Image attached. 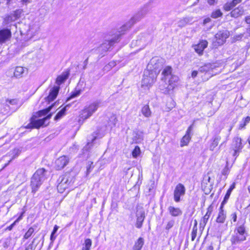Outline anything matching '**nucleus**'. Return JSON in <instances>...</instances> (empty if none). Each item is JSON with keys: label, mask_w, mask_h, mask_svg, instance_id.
<instances>
[{"label": "nucleus", "mask_w": 250, "mask_h": 250, "mask_svg": "<svg viewBox=\"0 0 250 250\" xmlns=\"http://www.w3.org/2000/svg\"><path fill=\"white\" fill-rule=\"evenodd\" d=\"M146 13V8H144L120 28L112 30L107 36V39L98 47L94 49V52L99 54L101 58L104 56L105 53L112 46L120 41L121 36L124 34L136 22L139 21Z\"/></svg>", "instance_id": "obj_1"}, {"label": "nucleus", "mask_w": 250, "mask_h": 250, "mask_svg": "<svg viewBox=\"0 0 250 250\" xmlns=\"http://www.w3.org/2000/svg\"><path fill=\"white\" fill-rule=\"evenodd\" d=\"M47 173L44 168H40L33 174L31 180L32 192H36L44 181L47 179Z\"/></svg>", "instance_id": "obj_2"}, {"label": "nucleus", "mask_w": 250, "mask_h": 250, "mask_svg": "<svg viewBox=\"0 0 250 250\" xmlns=\"http://www.w3.org/2000/svg\"><path fill=\"white\" fill-rule=\"evenodd\" d=\"M173 69L170 66H166L162 72L161 80L170 86L169 88H173L179 81V77L172 73Z\"/></svg>", "instance_id": "obj_3"}, {"label": "nucleus", "mask_w": 250, "mask_h": 250, "mask_svg": "<svg viewBox=\"0 0 250 250\" xmlns=\"http://www.w3.org/2000/svg\"><path fill=\"white\" fill-rule=\"evenodd\" d=\"M157 66L154 67V70H145L142 81V87L149 88L155 82L157 77Z\"/></svg>", "instance_id": "obj_4"}, {"label": "nucleus", "mask_w": 250, "mask_h": 250, "mask_svg": "<svg viewBox=\"0 0 250 250\" xmlns=\"http://www.w3.org/2000/svg\"><path fill=\"white\" fill-rule=\"evenodd\" d=\"M102 104L101 101L97 100L85 107L81 114V118L84 120L89 118L99 107L102 106Z\"/></svg>", "instance_id": "obj_5"}, {"label": "nucleus", "mask_w": 250, "mask_h": 250, "mask_svg": "<svg viewBox=\"0 0 250 250\" xmlns=\"http://www.w3.org/2000/svg\"><path fill=\"white\" fill-rule=\"evenodd\" d=\"M152 40V37L148 34H142L137 37L136 40H133L131 42L132 47L139 46L141 48L145 47Z\"/></svg>", "instance_id": "obj_6"}, {"label": "nucleus", "mask_w": 250, "mask_h": 250, "mask_svg": "<svg viewBox=\"0 0 250 250\" xmlns=\"http://www.w3.org/2000/svg\"><path fill=\"white\" fill-rule=\"evenodd\" d=\"M229 36V32L227 30L219 31L215 35L213 41V45L214 47L223 45L226 42V39Z\"/></svg>", "instance_id": "obj_7"}, {"label": "nucleus", "mask_w": 250, "mask_h": 250, "mask_svg": "<svg viewBox=\"0 0 250 250\" xmlns=\"http://www.w3.org/2000/svg\"><path fill=\"white\" fill-rule=\"evenodd\" d=\"M144 139V133L138 129H134L127 138V141L131 144H140Z\"/></svg>", "instance_id": "obj_8"}, {"label": "nucleus", "mask_w": 250, "mask_h": 250, "mask_svg": "<svg viewBox=\"0 0 250 250\" xmlns=\"http://www.w3.org/2000/svg\"><path fill=\"white\" fill-rule=\"evenodd\" d=\"M52 114H50L43 119L32 121L31 124L27 125L26 128H29L34 127L38 128L42 126H46L48 124V122L46 123V122L49 120Z\"/></svg>", "instance_id": "obj_9"}, {"label": "nucleus", "mask_w": 250, "mask_h": 250, "mask_svg": "<svg viewBox=\"0 0 250 250\" xmlns=\"http://www.w3.org/2000/svg\"><path fill=\"white\" fill-rule=\"evenodd\" d=\"M186 188L181 183L178 184L174 190V200L178 203L181 201V196L185 194Z\"/></svg>", "instance_id": "obj_10"}, {"label": "nucleus", "mask_w": 250, "mask_h": 250, "mask_svg": "<svg viewBox=\"0 0 250 250\" xmlns=\"http://www.w3.org/2000/svg\"><path fill=\"white\" fill-rule=\"evenodd\" d=\"M231 147L234 150L233 156H238L239 152L243 148L241 139L238 137H235L233 140Z\"/></svg>", "instance_id": "obj_11"}, {"label": "nucleus", "mask_w": 250, "mask_h": 250, "mask_svg": "<svg viewBox=\"0 0 250 250\" xmlns=\"http://www.w3.org/2000/svg\"><path fill=\"white\" fill-rule=\"evenodd\" d=\"M208 42L206 40H202L199 42L192 46L195 51L199 55H202L203 53L204 49L207 47Z\"/></svg>", "instance_id": "obj_12"}, {"label": "nucleus", "mask_w": 250, "mask_h": 250, "mask_svg": "<svg viewBox=\"0 0 250 250\" xmlns=\"http://www.w3.org/2000/svg\"><path fill=\"white\" fill-rule=\"evenodd\" d=\"M137 221L135 226L137 228L140 229L142 228L143 223L145 218V210L143 209H138L136 212Z\"/></svg>", "instance_id": "obj_13"}, {"label": "nucleus", "mask_w": 250, "mask_h": 250, "mask_svg": "<svg viewBox=\"0 0 250 250\" xmlns=\"http://www.w3.org/2000/svg\"><path fill=\"white\" fill-rule=\"evenodd\" d=\"M215 65L213 64L205 63L204 65L199 67L198 71L201 73L208 74L209 75V77H210L212 76L210 72L212 71Z\"/></svg>", "instance_id": "obj_14"}, {"label": "nucleus", "mask_w": 250, "mask_h": 250, "mask_svg": "<svg viewBox=\"0 0 250 250\" xmlns=\"http://www.w3.org/2000/svg\"><path fill=\"white\" fill-rule=\"evenodd\" d=\"M213 210V207L211 205H210L208 209H207V212L206 214L204 215V216L203 217V219L201 221V222L200 223V229L201 230H203L205 228V226L206 224H207L208 219L211 214V212Z\"/></svg>", "instance_id": "obj_15"}, {"label": "nucleus", "mask_w": 250, "mask_h": 250, "mask_svg": "<svg viewBox=\"0 0 250 250\" xmlns=\"http://www.w3.org/2000/svg\"><path fill=\"white\" fill-rule=\"evenodd\" d=\"M246 239L245 236H242L236 232H234V234L231 236L230 242L232 245H234L240 243Z\"/></svg>", "instance_id": "obj_16"}, {"label": "nucleus", "mask_w": 250, "mask_h": 250, "mask_svg": "<svg viewBox=\"0 0 250 250\" xmlns=\"http://www.w3.org/2000/svg\"><path fill=\"white\" fill-rule=\"evenodd\" d=\"M11 37V33L9 29H4L0 30V43L5 42L9 40Z\"/></svg>", "instance_id": "obj_17"}, {"label": "nucleus", "mask_w": 250, "mask_h": 250, "mask_svg": "<svg viewBox=\"0 0 250 250\" xmlns=\"http://www.w3.org/2000/svg\"><path fill=\"white\" fill-rule=\"evenodd\" d=\"M96 135L97 134H95V133H93L88 137L87 140L88 142L86 145L83 148V151H88L91 149V147L94 144V141L97 139V136Z\"/></svg>", "instance_id": "obj_18"}, {"label": "nucleus", "mask_w": 250, "mask_h": 250, "mask_svg": "<svg viewBox=\"0 0 250 250\" xmlns=\"http://www.w3.org/2000/svg\"><path fill=\"white\" fill-rule=\"evenodd\" d=\"M234 232H236L242 236H247V232L246 230V227L244 223H240L239 222L237 224L236 227L234 230Z\"/></svg>", "instance_id": "obj_19"}, {"label": "nucleus", "mask_w": 250, "mask_h": 250, "mask_svg": "<svg viewBox=\"0 0 250 250\" xmlns=\"http://www.w3.org/2000/svg\"><path fill=\"white\" fill-rule=\"evenodd\" d=\"M224 206H220L216 221L218 223H224L226 219V214L223 209Z\"/></svg>", "instance_id": "obj_20"}, {"label": "nucleus", "mask_w": 250, "mask_h": 250, "mask_svg": "<svg viewBox=\"0 0 250 250\" xmlns=\"http://www.w3.org/2000/svg\"><path fill=\"white\" fill-rule=\"evenodd\" d=\"M167 210L169 213L172 217H178L181 216L183 213L182 210L180 208H176L173 206H169Z\"/></svg>", "instance_id": "obj_21"}, {"label": "nucleus", "mask_w": 250, "mask_h": 250, "mask_svg": "<svg viewBox=\"0 0 250 250\" xmlns=\"http://www.w3.org/2000/svg\"><path fill=\"white\" fill-rule=\"evenodd\" d=\"M244 13V10L243 6H239L238 7L234 8L229 13L230 16L233 18H238L242 16Z\"/></svg>", "instance_id": "obj_22"}, {"label": "nucleus", "mask_w": 250, "mask_h": 250, "mask_svg": "<svg viewBox=\"0 0 250 250\" xmlns=\"http://www.w3.org/2000/svg\"><path fill=\"white\" fill-rule=\"evenodd\" d=\"M59 90V87L58 86H54L50 90V93L47 99L49 102L53 101L57 97Z\"/></svg>", "instance_id": "obj_23"}, {"label": "nucleus", "mask_w": 250, "mask_h": 250, "mask_svg": "<svg viewBox=\"0 0 250 250\" xmlns=\"http://www.w3.org/2000/svg\"><path fill=\"white\" fill-rule=\"evenodd\" d=\"M144 244V239L142 237L138 239L133 247V250H141Z\"/></svg>", "instance_id": "obj_24"}, {"label": "nucleus", "mask_w": 250, "mask_h": 250, "mask_svg": "<svg viewBox=\"0 0 250 250\" xmlns=\"http://www.w3.org/2000/svg\"><path fill=\"white\" fill-rule=\"evenodd\" d=\"M221 140V137L219 135L215 136L212 139V142L209 146L210 150L213 151L215 147H216Z\"/></svg>", "instance_id": "obj_25"}, {"label": "nucleus", "mask_w": 250, "mask_h": 250, "mask_svg": "<svg viewBox=\"0 0 250 250\" xmlns=\"http://www.w3.org/2000/svg\"><path fill=\"white\" fill-rule=\"evenodd\" d=\"M25 70V69L21 66H17L15 68L14 72V76L16 77H22V75L24 73V71Z\"/></svg>", "instance_id": "obj_26"}, {"label": "nucleus", "mask_w": 250, "mask_h": 250, "mask_svg": "<svg viewBox=\"0 0 250 250\" xmlns=\"http://www.w3.org/2000/svg\"><path fill=\"white\" fill-rule=\"evenodd\" d=\"M142 113L146 117H149L151 115V112L148 105H144L141 110Z\"/></svg>", "instance_id": "obj_27"}, {"label": "nucleus", "mask_w": 250, "mask_h": 250, "mask_svg": "<svg viewBox=\"0 0 250 250\" xmlns=\"http://www.w3.org/2000/svg\"><path fill=\"white\" fill-rule=\"evenodd\" d=\"M92 245V240L89 238H86L84 240V243L83 244L82 250H90Z\"/></svg>", "instance_id": "obj_28"}, {"label": "nucleus", "mask_w": 250, "mask_h": 250, "mask_svg": "<svg viewBox=\"0 0 250 250\" xmlns=\"http://www.w3.org/2000/svg\"><path fill=\"white\" fill-rule=\"evenodd\" d=\"M192 21L190 18H185L178 22V26L180 27H183L186 26L188 23Z\"/></svg>", "instance_id": "obj_29"}, {"label": "nucleus", "mask_w": 250, "mask_h": 250, "mask_svg": "<svg viewBox=\"0 0 250 250\" xmlns=\"http://www.w3.org/2000/svg\"><path fill=\"white\" fill-rule=\"evenodd\" d=\"M191 139V136L184 135L180 142V146L183 147L187 146Z\"/></svg>", "instance_id": "obj_30"}, {"label": "nucleus", "mask_w": 250, "mask_h": 250, "mask_svg": "<svg viewBox=\"0 0 250 250\" xmlns=\"http://www.w3.org/2000/svg\"><path fill=\"white\" fill-rule=\"evenodd\" d=\"M117 117L115 115L112 114L109 118L108 124L111 127L115 126L117 122Z\"/></svg>", "instance_id": "obj_31"}, {"label": "nucleus", "mask_w": 250, "mask_h": 250, "mask_svg": "<svg viewBox=\"0 0 250 250\" xmlns=\"http://www.w3.org/2000/svg\"><path fill=\"white\" fill-rule=\"evenodd\" d=\"M55 164L57 170H61L62 168V158L59 157L55 161Z\"/></svg>", "instance_id": "obj_32"}, {"label": "nucleus", "mask_w": 250, "mask_h": 250, "mask_svg": "<svg viewBox=\"0 0 250 250\" xmlns=\"http://www.w3.org/2000/svg\"><path fill=\"white\" fill-rule=\"evenodd\" d=\"M21 152V150L19 148H15L10 152V155L12 156V159H14L18 157Z\"/></svg>", "instance_id": "obj_33"}, {"label": "nucleus", "mask_w": 250, "mask_h": 250, "mask_svg": "<svg viewBox=\"0 0 250 250\" xmlns=\"http://www.w3.org/2000/svg\"><path fill=\"white\" fill-rule=\"evenodd\" d=\"M235 6L232 1L228 2L224 5V9L226 11H229L232 9Z\"/></svg>", "instance_id": "obj_34"}, {"label": "nucleus", "mask_w": 250, "mask_h": 250, "mask_svg": "<svg viewBox=\"0 0 250 250\" xmlns=\"http://www.w3.org/2000/svg\"><path fill=\"white\" fill-rule=\"evenodd\" d=\"M231 191L228 190L227 191V193H226L225 197L224 198V199L223 201L222 202L221 205L222 206H224V205L227 203L230 195L231 194Z\"/></svg>", "instance_id": "obj_35"}, {"label": "nucleus", "mask_w": 250, "mask_h": 250, "mask_svg": "<svg viewBox=\"0 0 250 250\" xmlns=\"http://www.w3.org/2000/svg\"><path fill=\"white\" fill-rule=\"evenodd\" d=\"M52 106H50L46 109H42L38 112V115L39 117H42L46 115L51 110Z\"/></svg>", "instance_id": "obj_36"}, {"label": "nucleus", "mask_w": 250, "mask_h": 250, "mask_svg": "<svg viewBox=\"0 0 250 250\" xmlns=\"http://www.w3.org/2000/svg\"><path fill=\"white\" fill-rule=\"evenodd\" d=\"M62 177H60L57 181L58 185L57 186V188L59 192L62 193Z\"/></svg>", "instance_id": "obj_37"}, {"label": "nucleus", "mask_w": 250, "mask_h": 250, "mask_svg": "<svg viewBox=\"0 0 250 250\" xmlns=\"http://www.w3.org/2000/svg\"><path fill=\"white\" fill-rule=\"evenodd\" d=\"M34 229L33 227L30 228L28 231L25 233L23 236V238L25 239H27L29 238L31 235L34 233Z\"/></svg>", "instance_id": "obj_38"}, {"label": "nucleus", "mask_w": 250, "mask_h": 250, "mask_svg": "<svg viewBox=\"0 0 250 250\" xmlns=\"http://www.w3.org/2000/svg\"><path fill=\"white\" fill-rule=\"evenodd\" d=\"M223 14L220 10L218 9L215 11H213L211 14V17L214 19H216L222 16Z\"/></svg>", "instance_id": "obj_39"}, {"label": "nucleus", "mask_w": 250, "mask_h": 250, "mask_svg": "<svg viewBox=\"0 0 250 250\" xmlns=\"http://www.w3.org/2000/svg\"><path fill=\"white\" fill-rule=\"evenodd\" d=\"M141 152L140 148L138 146H136L132 151V156L134 158H137Z\"/></svg>", "instance_id": "obj_40"}, {"label": "nucleus", "mask_w": 250, "mask_h": 250, "mask_svg": "<svg viewBox=\"0 0 250 250\" xmlns=\"http://www.w3.org/2000/svg\"><path fill=\"white\" fill-rule=\"evenodd\" d=\"M59 229V227L57 226V225H55L54 227V229H53V231L51 233V236H50V239L52 241H53L55 238H56V235H55V233H56L57 231Z\"/></svg>", "instance_id": "obj_41"}, {"label": "nucleus", "mask_w": 250, "mask_h": 250, "mask_svg": "<svg viewBox=\"0 0 250 250\" xmlns=\"http://www.w3.org/2000/svg\"><path fill=\"white\" fill-rule=\"evenodd\" d=\"M174 223L175 221L173 220H170L169 221L166 225V229L167 230H169L173 227Z\"/></svg>", "instance_id": "obj_42"}, {"label": "nucleus", "mask_w": 250, "mask_h": 250, "mask_svg": "<svg viewBox=\"0 0 250 250\" xmlns=\"http://www.w3.org/2000/svg\"><path fill=\"white\" fill-rule=\"evenodd\" d=\"M245 21L249 25L247 30L248 33L250 35V16H246L245 18Z\"/></svg>", "instance_id": "obj_43"}, {"label": "nucleus", "mask_w": 250, "mask_h": 250, "mask_svg": "<svg viewBox=\"0 0 250 250\" xmlns=\"http://www.w3.org/2000/svg\"><path fill=\"white\" fill-rule=\"evenodd\" d=\"M116 65V62L114 61L110 62L108 63V64L105 66L104 69L108 70L112 67L115 66Z\"/></svg>", "instance_id": "obj_44"}, {"label": "nucleus", "mask_w": 250, "mask_h": 250, "mask_svg": "<svg viewBox=\"0 0 250 250\" xmlns=\"http://www.w3.org/2000/svg\"><path fill=\"white\" fill-rule=\"evenodd\" d=\"M70 75V70L69 69H67L65 72H63V83L68 78Z\"/></svg>", "instance_id": "obj_45"}, {"label": "nucleus", "mask_w": 250, "mask_h": 250, "mask_svg": "<svg viewBox=\"0 0 250 250\" xmlns=\"http://www.w3.org/2000/svg\"><path fill=\"white\" fill-rule=\"evenodd\" d=\"M79 94H80V92H78V91L72 93L70 96L67 98L66 102H67L69 100H70L72 98L76 97L77 96H78L79 95Z\"/></svg>", "instance_id": "obj_46"}, {"label": "nucleus", "mask_w": 250, "mask_h": 250, "mask_svg": "<svg viewBox=\"0 0 250 250\" xmlns=\"http://www.w3.org/2000/svg\"><path fill=\"white\" fill-rule=\"evenodd\" d=\"M193 124H192L188 127L187 130L186 131L185 135L191 136L190 134H191V132L193 129Z\"/></svg>", "instance_id": "obj_47"}, {"label": "nucleus", "mask_w": 250, "mask_h": 250, "mask_svg": "<svg viewBox=\"0 0 250 250\" xmlns=\"http://www.w3.org/2000/svg\"><path fill=\"white\" fill-rule=\"evenodd\" d=\"M197 231V229H192L191 232V241H193L195 240L196 237Z\"/></svg>", "instance_id": "obj_48"}, {"label": "nucleus", "mask_w": 250, "mask_h": 250, "mask_svg": "<svg viewBox=\"0 0 250 250\" xmlns=\"http://www.w3.org/2000/svg\"><path fill=\"white\" fill-rule=\"evenodd\" d=\"M62 109H61L59 110L58 114L56 115V116L55 117V120L57 121L62 118Z\"/></svg>", "instance_id": "obj_49"}, {"label": "nucleus", "mask_w": 250, "mask_h": 250, "mask_svg": "<svg viewBox=\"0 0 250 250\" xmlns=\"http://www.w3.org/2000/svg\"><path fill=\"white\" fill-rule=\"evenodd\" d=\"M35 239H34L32 241V244H29L25 250H34L35 247L33 245Z\"/></svg>", "instance_id": "obj_50"}, {"label": "nucleus", "mask_w": 250, "mask_h": 250, "mask_svg": "<svg viewBox=\"0 0 250 250\" xmlns=\"http://www.w3.org/2000/svg\"><path fill=\"white\" fill-rule=\"evenodd\" d=\"M14 20L13 19V17L12 16H9L7 17L5 20L4 21L6 22V23H8L10 22H11L13 21Z\"/></svg>", "instance_id": "obj_51"}, {"label": "nucleus", "mask_w": 250, "mask_h": 250, "mask_svg": "<svg viewBox=\"0 0 250 250\" xmlns=\"http://www.w3.org/2000/svg\"><path fill=\"white\" fill-rule=\"evenodd\" d=\"M56 83L58 85H60L62 83V75H60L56 79Z\"/></svg>", "instance_id": "obj_52"}, {"label": "nucleus", "mask_w": 250, "mask_h": 250, "mask_svg": "<svg viewBox=\"0 0 250 250\" xmlns=\"http://www.w3.org/2000/svg\"><path fill=\"white\" fill-rule=\"evenodd\" d=\"M21 218V217H19L13 224H12L10 226H9L7 228V229L9 230H11L12 229V228H13V227L15 225L16 223L17 222H18L20 220Z\"/></svg>", "instance_id": "obj_53"}, {"label": "nucleus", "mask_w": 250, "mask_h": 250, "mask_svg": "<svg viewBox=\"0 0 250 250\" xmlns=\"http://www.w3.org/2000/svg\"><path fill=\"white\" fill-rule=\"evenodd\" d=\"M222 174L224 175H226L229 173V168H228V162H227V166L226 167L223 169Z\"/></svg>", "instance_id": "obj_54"}, {"label": "nucleus", "mask_w": 250, "mask_h": 250, "mask_svg": "<svg viewBox=\"0 0 250 250\" xmlns=\"http://www.w3.org/2000/svg\"><path fill=\"white\" fill-rule=\"evenodd\" d=\"M243 37V34H240L237 35H235V36H234L233 39H234V40H235L236 41H239Z\"/></svg>", "instance_id": "obj_55"}, {"label": "nucleus", "mask_w": 250, "mask_h": 250, "mask_svg": "<svg viewBox=\"0 0 250 250\" xmlns=\"http://www.w3.org/2000/svg\"><path fill=\"white\" fill-rule=\"evenodd\" d=\"M230 217L233 222H235L237 221V216L236 212L232 213L231 214Z\"/></svg>", "instance_id": "obj_56"}, {"label": "nucleus", "mask_w": 250, "mask_h": 250, "mask_svg": "<svg viewBox=\"0 0 250 250\" xmlns=\"http://www.w3.org/2000/svg\"><path fill=\"white\" fill-rule=\"evenodd\" d=\"M198 71L196 70H193L191 72V76L192 78H195L198 75Z\"/></svg>", "instance_id": "obj_57"}, {"label": "nucleus", "mask_w": 250, "mask_h": 250, "mask_svg": "<svg viewBox=\"0 0 250 250\" xmlns=\"http://www.w3.org/2000/svg\"><path fill=\"white\" fill-rule=\"evenodd\" d=\"M93 164L92 162H91L90 165H89V167H87V174H89L91 170V169L93 168V167H92V165Z\"/></svg>", "instance_id": "obj_58"}, {"label": "nucleus", "mask_w": 250, "mask_h": 250, "mask_svg": "<svg viewBox=\"0 0 250 250\" xmlns=\"http://www.w3.org/2000/svg\"><path fill=\"white\" fill-rule=\"evenodd\" d=\"M247 125L243 122V121H242L241 122H240V125H239V129H242V128H244L245 126L246 125Z\"/></svg>", "instance_id": "obj_59"}, {"label": "nucleus", "mask_w": 250, "mask_h": 250, "mask_svg": "<svg viewBox=\"0 0 250 250\" xmlns=\"http://www.w3.org/2000/svg\"><path fill=\"white\" fill-rule=\"evenodd\" d=\"M243 121L246 125H247L250 122V117L247 116L245 119H244Z\"/></svg>", "instance_id": "obj_60"}, {"label": "nucleus", "mask_w": 250, "mask_h": 250, "mask_svg": "<svg viewBox=\"0 0 250 250\" xmlns=\"http://www.w3.org/2000/svg\"><path fill=\"white\" fill-rule=\"evenodd\" d=\"M218 0H208V2L209 5H214L217 2Z\"/></svg>", "instance_id": "obj_61"}, {"label": "nucleus", "mask_w": 250, "mask_h": 250, "mask_svg": "<svg viewBox=\"0 0 250 250\" xmlns=\"http://www.w3.org/2000/svg\"><path fill=\"white\" fill-rule=\"evenodd\" d=\"M242 0H232L231 1L236 6L237 4L239 3L242 1Z\"/></svg>", "instance_id": "obj_62"}, {"label": "nucleus", "mask_w": 250, "mask_h": 250, "mask_svg": "<svg viewBox=\"0 0 250 250\" xmlns=\"http://www.w3.org/2000/svg\"><path fill=\"white\" fill-rule=\"evenodd\" d=\"M235 183H232V185L230 186L229 188L228 189V190L232 192L233 189L235 188Z\"/></svg>", "instance_id": "obj_63"}, {"label": "nucleus", "mask_w": 250, "mask_h": 250, "mask_svg": "<svg viewBox=\"0 0 250 250\" xmlns=\"http://www.w3.org/2000/svg\"><path fill=\"white\" fill-rule=\"evenodd\" d=\"M7 102H9V103L11 104H15L17 103V101L14 99L8 100Z\"/></svg>", "instance_id": "obj_64"}]
</instances>
